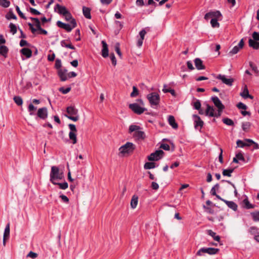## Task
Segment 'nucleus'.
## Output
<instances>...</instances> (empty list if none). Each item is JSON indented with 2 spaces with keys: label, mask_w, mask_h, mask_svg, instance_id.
<instances>
[{
  "label": "nucleus",
  "mask_w": 259,
  "mask_h": 259,
  "mask_svg": "<svg viewBox=\"0 0 259 259\" xmlns=\"http://www.w3.org/2000/svg\"><path fill=\"white\" fill-rule=\"evenodd\" d=\"M128 133L132 134L136 140H143L145 138V134L142 128L139 125L132 124L129 126Z\"/></svg>",
  "instance_id": "obj_1"
},
{
  "label": "nucleus",
  "mask_w": 259,
  "mask_h": 259,
  "mask_svg": "<svg viewBox=\"0 0 259 259\" xmlns=\"http://www.w3.org/2000/svg\"><path fill=\"white\" fill-rule=\"evenodd\" d=\"M64 178V174L62 171H60L59 168L56 166L51 167L50 172V181L53 184H56V180H60Z\"/></svg>",
  "instance_id": "obj_2"
},
{
  "label": "nucleus",
  "mask_w": 259,
  "mask_h": 259,
  "mask_svg": "<svg viewBox=\"0 0 259 259\" xmlns=\"http://www.w3.org/2000/svg\"><path fill=\"white\" fill-rule=\"evenodd\" d=\"M136 148V146L131 142H126L124 145L121 146L119 149V153L122 156L126 154H131L133 153Z\"/></svg>",
  "instance_id": "obj_3"
},
{
  "label": "nucleus",
  "mask_w": 259,
  "mask_h": 259,
  "mask_svg": "<svg viewBox=\"0 0 259 259\" xmlns=\"http://www.w3.org/2000/svg\"><path fill=\"white\" fill-rule=\"evenodd\" d=\"M66 112L68 115L65 116L69 119L76 121L79 119V116L77 115L78 110L73 106H69L66 109Z\"/></svg>",
  "instance_id": "obj_4"
},
{
  "label": "nucleus",
  "mask_w": 259,
  "mask_h": 259,
  "mask_svg": "<svg viewBox=\"0 0 259 259\" xmlns=\"http://www.w3.org/2000/svg\"><path fill=\"white\" fill-rule=\"evenodd\" d=\"M57 25L59 27L65 29L67 32H70L72 29L76 26V22L75 19H72L71 21H70V24L64 23L60 21H58L57 22Z\"/></svg>",
  "instance_id": "obj_5"
},
{
  "label": "nucleus",
  "mask_w": 259,
  "mask_h": 259,
  "mask_svg": "<svg viewBox=\"0 0 259 259\" xmlns=\"http://www.w3.org/2000/svg\"><path fill=\"white\" fill-rule=\"evenodd\" d=\"M219 251V249L212 247L200 248L196 253V255L201 256L203 253H206L210 255L217 254Z\"/></svg>",
  "instance_id": "obj_6"
},
{
  "label": "nucleus",
  "mask_w": 259,
  "mask_h": 259,
  "mask_svg": "<svg viewBox=\"0 0 259 259\" xmlns=\"http://www.w3.org/2000/svg\"><path fill=\"white\" fill-rule=\"evenodd\" d=\"M70 132L69 133V138L72 141V143L75 144L77 143L76 133L77 130L76 126L73 124L68 125Z\"/></svg>",
  "instance_id": "obj_7"
},
{
  "label": "nucleus",
  "mask_w": 259,
  "mask_h": 259,
  "mask_svg": "<svg viewBox=\"0 0 259 259\" xmlns=\"http://www.w3.org/2000/svg\"><path fill=\"white\" fill-rule=\"evenodd\" d=\"M147 97L151 106L158 105L159 103L160 97L158 94L155 92L151 93L149 94Z\"/></svg>",
  "instance_id": "obj_8"
},
{
  "label": "nucleus",
  "mask_w": 259,
  "mask_h": 259,
  "mask_svg": "<svg viewBox=\"0 0 259 259\" xmlns=\"http://www.w3.org/2000/svg\"><path fill=\"white\" fill-rule=\"evenodd\" d=\"M164 154V153L162 150H156L148 156V159L149 161H157L163 157Z\"/></svg>",
  "instance_id": "obj_9"
},
{
  "label": "nucleus",
  "mask_w": 259,
  "mask_h": 259,
  "mask_svg": "<svg viewBox=\"0 0 259 259\" xmlns=\"http://www.w3.org/2000/svg\"><path fill=\"white\" fill-rule=\"evenodd\" d=\"M31 19L33 21L34 25L35 26L36 28L33 27V24L30 23H28V26H29V28L30 29L31 32L35 34L38 29H40V22L39 19L37 18H31Z\"/></svg>",
  "instance_id": "obj_10"
},
{
  "label": "nucleus",
  "mask_w": 259,
  "mask_h": 259,
  "mask_svg": "<svg viewBox=\"0 0 259 259\" xmlns=\"http://www.w3.org/2000/svg\"><path fill=\"white\" fill-rule=\"evenodd\" d=\"M129 108L137 114H141L146 110L145 108L140 106L137 103L130 104Z\"/></svg>",
  "instance_id": "obj_11"
},
{
  "label": "nucleus",
  "mask_w": 259,
  "mask_h": 259,
  "mask_svg": "<svg viewBox=\"0 0 259 259\" xmlns=\"http://www.w3.org/2000/svg\"><path fill=\"white\" fill-rule=\"evenodd\" d=\"M216 78L220 79L224 83L229 86H231L234 82V79L232 78H227L225 75L219 74Z\"/></svg>",
  "instance_id": "obj_12"
},
{
  "label": "nucleus",
  "mask_w": 259,
  "mask_h": 259,
  "mask_svg": "<svg viewBox=\"0 0 259 259\" xmlns=\"http://www.w3.org/2000/svg\"><path fill=\"white\" fill-rule=\"evenodd\" d=\"M222 14L219 11L214 12H209L207 13L204 16V19L208 20L210 18H220L221 17Z\"/></svg>",
  "instance_id": "obj_13"
},
{
  "label": "nucleus",
  "mask_w": 259,
  "mask_h": 259,
  "mask_svg": "<svg viewBox=\"0 0 259 259\" xmlns=\"http://www.w3.org/2000/svg\"><path fill=\"white\" fill-rule=\"evenodd\" d=\"M211 100L212 101L214 105L218 108V109H219V111H222L225 108L224 105L222 104V102L218 97H212L211 98Z\"/></svg>",
  "instance_id": "obj_14"
},
{
  "label": "nucleus",
  "mask_w": 259,
  "mask_h": 259,
  "mask_svg": "<svg viewBox=\"0 0 259 259\" xmlns=\"http://www.w3.org/2000/svg\"><path fill=\"white\" fill-rule=\"evenodd\" d=\"M54 11L62 15H65L68 12L65 7L61 6L58 4L56 5L54 8Z\"/></svg>",
  "instance_id": "obj_15"
},
{
  "label": "nucleus",
  "mask_w": 259,
  "mask_h": 259,
  "mask_svg": "<svg viewBox=\"0 0 259 259\" xmlns=\"http://www.w3.org/2000/svg\"><path fill=\"white\" fill-rule=\"evenodd\" d=\"M9 237H10V224H8L5 229L4 235H3V244L4 246L6 245V242L9 239Z\"/></svg>",
  "instance_id": "obj_16"
},
{
  "label": "nucleus",
  "mask_w": 259,
  "mask_h": 259,
  "mask_svg": "<svg viewBox=\"0 0 259 259\" xmlns=\"http://www.w3.org/2000/svg\"><path fill=\"white\" fill-rule=\"evenodd\" d=\"M194 121V126L195 128L199 126L200 128L203 126V121L201 119L200 117L197 115H193V116Z\"/></svg>",
  "instance_id": "obj_17"
},
{
  "label": "nucleus",
  "mask_w": 259,
  "mask_h": 259,
  "mask_svg": "<svg viewBox=\"0 0 259 259\" xmlns=\"http://www.w3.org/2000/svg\"><path fill=\"white\" fill-rule=\"evenodd\" d=\"M61 47L68 48L71 50H75V48L72 45L69 39L62 40L60 42Z\"/></svg>",
  "instance_id": "obj_18"
},
{
  "label": "nucleus",
  "mask_w": 259,
  "mask_h": 259,
  "mask_svg": "<svg viewBox=\"0 0 259 259\" xmlns=\"http://www.w3.org/2000/svg\"><path fill=\"white\" fill-rule=\"evenodd\" d=\"M58 73L61 81H65L68 79L66 69H60L58 70Z\"/></svg>",
  "instance_id": "obj_19"
},
{
  "label": "nucleus",
  "mask_w": 259,
  "mask_h": 259,
  "mask_svg": "<svg viewBox=\"0 0 259 259\" xmlns=\"http://www.w3.org/2000/svg\"><path fill=\"white\" fill-rule=\"evenodd\" d=\"M37 114V116L41 119H44L46 118L48 115L47 109L46 107L39 108L38 110Z\"/></svg>",
  "instance_id": "obj_20"
},
{
  "label": "nucleus",
  "mask_w": 259,
  "mask_h": 259,
  "mask_svg": "<svg viewBox=\"0 0 259 259\" xmlns=\"http://www.w3.org/2000/svg\"><path fill=\"white\" fill-rule=\"evenodd\" d=\"M21 54L25 56L26 58H29L32 56V51L27 48H24L20 50Z\"/></svg>",
  "instance_id": "obj_21"
},
{
  "label": "nucleus",
  "mask_w": 259,
  "mask_h": 259,
  "mask_svg": "<svg viewBox=\"0 0 259 259\" xmlns=\"http://www.w3.org/2000/svg\"><path fill=\"white\" fill-rule=\"evenodd\" d=\"M101 42L102 44V56L104 58H106L109 55L108 45L104 40H102Z\"/></svg>",
  "instance_id": "obj_22"
},
{
  "label": "nucleus",
  "mask_w": 259,
  "mask_h": 259,
  "mask_svg": "<svg viewBox=\"0 0 259 259\" xmlns=\"http://www.w3.org/2000/svg\"><path fill=\"white\" fill-rule=\"evenodd\" d=\"M194 63L198 70H203L205 68V66L203 64L202 61L199 58H196L194 60Z\"/></svg>",
  "instance_id": "obj_23"
},
{
  "label": "nucleus",
  "mask_w": 259,
  "mask_h": 259,
  "mask_svg": "<svg viewBox=\"0 0 259 259\" xmlns=\"http://www.w3.org/2000/svg\"><path fill=\"white\" fill-rule=\"evenodd\" d=\"M214 108L207 104L206 105L205 115L210 117H214Z\"/></svg>",
  "instance_id": "obj_24"
},
{
  "label": "nucleus",
  "mask_w": 259,
  "mask_h": 259,
  "mask_svg": "<svg viewBox=\"0 0 259 259\" xmlns=\"http://www.w3.org/2000/svg\"><path fill=\"white\" fill-rule=\"evenodd\" d=\"M224 202L226 204V205L231 209L233 210L234 211L237 210L238 205L237 204L232 201H228L226 200L224 201Z\"/></svg>",
  "instance_id": "obj_25"
},
{
  "label": "nucleus",
  "mask_w": 259,
  "mask_h": 259,
  "mask_svg": "<svg viewBox=\"0 0 259 259\" xmlns=\"http://www.w3.org/2000/svg\"><path fill=\"white\" fill-rule=\"evenodd\" d=\"M168 123L174 129H177L178 127V124L176 122L174 116L169 115L168 118Z\"/></svg>",
  "instance_id": "obj_26"
},
{
  "label": "nucleus",
  "mask_w": 259,
  "mask_h": 259,
  "mask_svg": "<svg viewBox=\"0 0 259 259\" xmlns=\"http://www.w3.org/2000/svg\"><path fill=\"white\" fill-rule=\"evenodd\" d=\"M243 207L246 209L253 208L255 207V205L251 204L248 198H246L242 201Z\"/></svg>",
  "instance_id": "obj_27"
},
{
  "label": "nucleus",
  "mask_w": 259,
  "mask_h": 259,
  "mask_svg": "<svg viewBox=\"0 0 259 259\" xmlns=\"http://www.w3.org/2000/svg\"><path fill=\"white\" fill-rule=\"evenodd\" d=\"M138 196L136 195L132 196L130 205L133 209H135L137 207L138 203Z\"/></svg>",
  "instance_id": "obj_28"
},
{
  "label": "nucleus",
  "mask_w": 259,
  "mask_h": 259,
  "mask_svg": "<svg viewBox=\"0 0 259 259\" xmlns=\"http://www.w3.org/2000/svg\"><path fill=\"white\" fill-rule=\"evenodd\" d=\"M5 18L8 20H10L11 19H16V16L14 13L12 9H10L9 10L8 12L5 15Z\"/></svg>",
  "instance_id": "obj_29"
},
{
  "label": "nucleus",
  "mask_w": 259,
  "mask_h": 259,
  "mask_svg": "<svg viewBox=\"0 0 259 259\" xmlns=\"http://www.w3.org/2000/svg\"><path fill=\"white\" fill-rule=\"evenodd\" d=\"M82 11L84 16L87 19H91V10L90 8L85 7H83Z\"/></svg>",
  "instance_id": "obj_30"
},
{
  "label": "nucleus",
  "mask_w": 259,
  "mask_h": 259,
  "mask_svg": "<svg viewBox=\"0 0 259 259\" xmlns=\"http://www.w3.org/2000/svg\"><path fill=\"white\" fill-rule=\"evenodd\" d=\"M206 232L207 234L211 236L214 240L218 242L220 241V237L218 235H217L215 232L212 231L211 230H207Z\"/></svg>",
  "instance_id": "obj_31"
},
{
  "label": "nucleus",
  "mask_w": 259,
  "mask_h": 259,
  "mask_svg": "<svg viewBox=\"0 0 259 259\" xmlns=\"http://www.w3.org/2000/svg\"><path fill=\"white\" fill-rule=\"evenodd\" d=\"M249 47L253 48L254 49H258L259 48V42L255 41L252 39H249L248 41Z\"/></svg>",
  "instance_id": "obj_32"
},
{
  "label": "nucleus",
  "mask_w": 259,
  "mask_h": 259,
  "mask_svg": "<svg viewBox=\"0 0 259 259\" xmlns=\"http://www.w3.org/2000/svg\"><path fill=\"white\" fill-rule=\"evenodd\" d=\"M240 95L244 98H250L252 99L253 97L249 94L248 90L246 87H245L243 92L240 94Z\"/></svg>",
  "instance_id": "obj_33"
},
{
  "label": "nucleus",
  "mask_w": 259,
  "mask_h": 259,
  "mask_svg": "<svg viewBox=\"0 0 259 259\" xmlns=\"http://www.w3.org/2000/svg\"><path fill=\"white\" fill-rule=\"evenodd\" d=\"M10 5V1L8 0H0V6L4 8H8Z\"/></svg>",
  "instance_id": "obj_34"
},
{
  "label": "nucleus",
  "mask_w": 259,
  "mask_h": 259,
  "mask_svg": "<svg viewBox=\"0 0 259 259\" xmlns=\"http://www.w3.org/2000/svg\"><path fill=\"white\" fill-rule=\"evenodd\" d=\"M254 222H259V211L252 212L250 213Z\"/></svg>",
  "instance_id": "obj_35"
},
{
  "label": "nucleus",
  "mask_w": 259,
  "mask_h": 259,
  "mask_svg": "<svg viewBox=\"0 0 259 259\" xmlns=\"http://www.w3.org/2000/svg\"><path fill=\"white\" fill-rule=\"evenodd\" d=\"M219 18H212L210 21V24L211 26L213 28L219 27L220 26V24L219 23L218 19Z\"/></svg>",
  "instance_id": "obj_36"
},
{
  "label": "nucleus",
  "mask_w": 259,
  "mask_h": 259,
  "mask_svg": "<svg viewBox=\"0 0 259 259\" xmlns=\"http://www.w3.org/2000/svg\"><path fill=\"white\" fill-rule=\"evenodd\" d=\"M155 167V163L154 162H146L144 164V168L146 169H150L154 168Z\"/></svg>",
  "instance_id": "obj_37"
},
{
  "label": "nucleus",
  "mask_w": 259,
  "mask_h": 259,
  "mask_svg": "<svg viewBox=\"0 0 259 259\" xmlns=\"http://www.w3.org/2000/svg\"><path fill=\"white\" fill-rule=\"evenodd\" d=\"M8 49L5 46H2L0 47V54L6 57Z\"/></svg>",
  "instance_id": "obj_38"
},
{
  "label": "nucleus",
  "mask_w": 259,
  "mask_h": 259,
  "mask_svg": "<svg viewBox=\"0 0 259 259\" xmlns=\"http://www.w3.org/2000/svg\"><path fill=\"white\" fill-rule=\"evenodd\" d=\"M234 169H224L223 170V175L224 176H228V177H231V174L233 172Z\"/></svg>",
  "instance_id": "obj_39"
},
{
  "label": "nucleus",
  "mask_w": 259,
  "mask_h": 259,
  "mask_svg": "<svg viewBox=\"0 0 259 259\" xmlns=\"http://www.w3.org/2000/svg\"><path fill=\"white\" fill-rule=\"evenodd\" d=\"M250 125L251 124L249 122H243L242 123V130L245 132L247 131L249 129Z\"/></svg>",
  "instance_id": "obj_40"
},
{
  "label": "nucleus",
  "mask_w": 259,
  "mask_h": 259,
  "mask_svg": "<svg viewBox=\"0 0 259 259\" xmlns=\"http://www.w3.org/2000/svg\"><path fill=\"white\" fill-rule=\"evenodd\" d=\"M9 27L10 28V31L11 33H12V34H14L16 33V26L15 24L11 23L9 24Z\"/></svg>",
  "instance_id": "obj_41"
},
{
  "label": "nucleus",
  "mask_w": 259,
  "mask_h": 259,
  "mask_svg": "<svg viewBox=\"0 0 259 259\" xmlns=\"http://www.w3.org/2000/svg\"><path fill=\"white\" fill-rule=\"evenodd\" d=\"M240 48L237 46H235L231 51H230L229 53V55L230 56H232L234 54H237L239 51L240 50Z\"/></svg>",
  "instance_id": "obj_42"
},
{
  "label": "nucleus",
  "mask_w": 259,
  "mask_h": 259,
  "mask_svg": "<svg viewBox=\"0 0 259 259\" xmlns=\"http://www.w3.org/2000/svg\"><path fill=\"white\" fill-rule=\"evenodd\" d=\"M223 122L228 125H230V126H231V125H234V122L233 121L230 119V118H224L223 119Z\"/></svg>",
  "instance_id": "obj_43"
},
{
  "label": "nucleus",
  "mask_w": 259,
  "mask_h": 259,
  "mask_svg": "<svg viewBox=\"0 0 259 259\" xmlns=\"http://www.w3.org/2000/svg\"><path fill=\"white\" fill-rule=\"evenodd\" d=\"M193 106L195 109L199 110L201 108V104L199 100H196V101L194 102Z\"/></svg>",
  "instance_id": "obj_44"
},
{
  "label": "nucleus",
  "mask_w": 259,
  "mask_h": 259,
  "mask_svg": "<svg viewBox=\"0 0 259 259\" xmlns=\"http://www.w3.org/2000/svg\"><path fill=\"white\" fill-rule=\"evenodd\" d=\"M139 94L138 89L135 86L133 87V92L131 93L130 96L131 97H135Z\"/></svg>",
  "instance_id": "obj_45"
},
{
  "label": "nucleus",
  "mask_w": 259,
  "mask_h": 259,
  "mask_svg": "<svg viewBox=\"0 0 259 259\" xmlns=\"http://www.w3.org/2000/svg\"><path fill=\"white\" fill-rule=\"evenodd\" d=\"M56 185H58L59 186V188L63 190H65L68 187V183L66 182L63 183H57Z\"/></svg>",
  "instance_id": "obj_46"
},
{
  "label": "nucleus",
  "mask_w": 259,
  "mask_h": 259,
  "mask_svg": "<svg viewBox=\"0 0 259 259\" xmlns=\"http://www.w3.org/2000/svg\"><path fill=\"white\" fill-rule=\"evenodd\" d=\"M166 85L164 84V86H163V89L162 90V91L164 92V93H170L173 96H176V93H175V91L173 89H170L169 90H166Z\"/></svg>",
  "instance_id": "obj_47"
},
{
  "label": "nucleus",
  "mask_w": 259,
  "mask_h": 259,
  "mask_svg": "<svg viewBox=\"0 0 259 259\" xmlns=\"http://www.w3.org/2000/svg\"><path fill=\"white\" fill-rule=\"evenodd\" d=\"M19 45L21 47H30L31 46V45L29 43H28L26 40H24V39H21L20 40Z\"/></svg>",
  "instance_id": "obj_48"
},
{
  "label": "nucleus",
  "mask_w": 259,
  "mask_h": 259,
  "mask_svg": "<svg viewBox=\"0 0 259 259\" xmlns=\"http://www.w3.org/2000/svg\"><path fill=\"white\" fill-rule=\"evenodd\" d=\"M237 145L238 146L240 147L241 148H243L245 146H249L250 144L244 143L243 141H242L240 140H238L237 142Z\"/></svg>",
  "instance_id": "obj_49"
},
{
  "label": "nucleus",
  "mask_w": 259,
  "mask_h": 259,
  "mask_svg": "<svg viewBox=\"0 0 259 259\" xmlns=\"http://www.w3.org/2000/svg\"><path fill=\"white\" fill-rule=\"evenodd\" d=\"M70 90H71L70 87H68L66 89L64 88L63 87H62L59 89V91L60 92H61L62 93H63V94H67L68 93H69L70 91Z\"/></svg>",
  "instance_id": "obj_50"
},
{
  "label": "nucleus",
  "mask_w": 259,
  "mask_h": 259,
  "mask_svg": "<svg viewBox=\"0 0 259 259\" xmlns=\"http://www.w3.org/2000/svg\"><path fill=\"white\" fill-rule=\"evenodd\" d=\"M115 50L118 55L121 57L122 56L121 52H120V47H119V44L116 43L115 46Z\"/></svg>",
  "instance_id": "obj_51"
},
{
  "label": "nucleus",
  "mask_w": 259,
  "mask_h": 259,
  "mask_svg": "<svg viewBox=\"0 0 259 259\" xmlns=\"http://www.w3.org/2000/svg\"><path fill=\"white\" fill-rule=\"evenodd\" d=\"M63 16L65 17V18L67 21H71L72 19H74V18H72V15L69 11L65 15Z\"/></svg>",
  "instance_id": "obj_52"
},
{
  "label": "nucleus",
  "mask_w": 259,
  "mask_h": 259,
  "mask_svg": "<svg viewBox=\"0 0 259 259\" xmlns=\"http://www.w3.org/2000/svg\"><path fill=\"white\" fill-rule=\"evenodd\" d=\"M61 65H62V63H61V60L59 59H57L56 60V62H55V67L57 69L59 70L60 69H61Z\"/></svg>",
  "instance_id": "obj_53"
},
{
  "label": "nucleus",
  "mask_w": 259,
  "mask_h": 259,
  "mask_svg": "<svg viewBox=\"0 0 259 259\" xmlns=\"http://www.w3.org/2000/svg\"><path fill=\"white\" fill-rule=\"evenodd\" d=\"M249 66L255 73L257 74L258 73V70L257 66L254 65L252 62H249Z\"/></svg>",
  "instance_id": "obj_54"
},
{
  "label": "nucleus",
  "mask_w": 259,
  "mask_h": 259,
  "mask_svg": "<svg viewBox=\"0 0 259 259\" xmlns=\"http://www.w3.org/2000/svg\"><path fill=\"white\" fill-rule=\"evenodd\" d=\"M249 232L252 234H256L258 233V229L255 227H251L249 229Z\"/></svg>",
  "instance_id": "obj_55"
},
{
  "label": "nucleus",
  "mask_w": 259,
  "mask_h": 259,
  "mask_svg": "<svg viewBox=\"0 0 259 259\" xmlns=\"http://www.w3.org/2000/svg\"><path fill=\"white\" fill-rule=\"evenodd\" d=\"M237 107L240 109L246 110L247 109L246 105L242 102L238 103L237 105Z\"/></svg>",
  "instance_id": "obj_56"
},
{
  "label": "nucleus",
  "mask_w": 259,
  "mask_h": 259,
  "mask_svg": "<svg viewBox=\"0 0 259 259\" xmlns=\"http://www.w3.org/2000/svg\"><path fill=\"white\" fill-rule=\"evenodd\" d=\"M37 256V254L32 251H30L27 255V257H31L33 259L35 258Z\"/></svg>",
  "instance_id": "obj_57"
},
{
  "label": "nucleus",
  "mask_w": 259,
  "mask_h": 259,
  "mask_svg": "<svg viewBox=\"0 0 259 259\" xmlns=\"http://www.w3.org/2000/svg\"><path fill=\"white\" fill-rule=\"evenodd\" d=\"M252 36L253 38V40H254L255 41L259 40V32L255 31V32H253Z\"/></svg>",
  "instance_id": "obj_58"
},
{
  "label": "nucleus",
  "mask_w": 259,
  "mask_h": 259,
  "mask_svg": "<svg viewBox=\"0 0 259 259\" xmlns=\"http://www.w3.org/2000/svg\"><path fill=\"white\" fill-rule=\"evenodd\" d=\"M111 60L112 61V63L114 66L116 65V60L115 57V55L113 53L111 54L110 56Z\"/></svg>",
  "instance_id": "obj_59"
},
{
  "label": "nucleus",
  "mask_w": 259,
  "mask_h": 259,
  "mask_svg": "<svg viewBox=\"0 0 259 259\" xmlns=\"http://www.w3.org/2000/svg\"><path fill=\"white\" fill-rule=\"evenodd\" d=\"M36 109V107H34L32 104H30L28 106V111L30 112V114L32 115L33 113L31 112Z\"/></svg>",
  "instance_id": "obj_60"
},
{
  "label": "nucleus",
  "mask_w": 259,
  "mask_h": 259,
  "mask_svg": "<svg viewBox=\"0 0 259 259\" xmlns=\"http://www.w3.org/2000/svg\"><path fill=\"white\" fill-rule=\"evenodd\" d=\"M160 148L167 151L169 150L170 149L169 146L168 144L164 143L161 144Z\"/></svg>",
  "instance_id": "obj_61"
},
{
  "label": "nucleus",
  "mask_w": 259,
  "mask_h": 259,
  "mask_svg": "<svg viewBox=\"0 0 259 259\" xmlns=\"http://www.w3.org/2000/svg\"><path fill=\"white\" fill-rule=\"evenodd\" d=\"M235 157L237 158V159L238 160H242L243 161H245L244 157L243 155H242V154L241 153H239L237 154L236 155Z\"/></svg>",
  "instance_id": "obj_62"
},
{
  "label": "nucleus",
  "mask_w": 259,
  "mask_h": 259,
  "mask_svg": "<svg viewBox=\"0 0 259 259\" xmlns=\"http://www.w3.org/2000/svg\"><path fill=\"white\" fill-rule=\"evenodd\" d=\"M36 33L37 34H42L45 35H47L48 34V32L46 30L41 28V27H40V29H38Z\"/></svg>",
  "instance_id": "obj_63"
},
{
  "label": "nucleus",
  "mask_w": 259,
  "mask_h": 259,
  "mask_svg": "<svg viewBox=\"0 0 259 259\" xmlns=\"http://www.w3.org/2000/svg\"><path fill=\"white\" fill-rule=\"evenodd\" d=\"M30 12L34 14V15H40V13L37 10L34 9V8H30Z\"/></svg>",
  "instance_id": "obj_64"
}]
</instances>
